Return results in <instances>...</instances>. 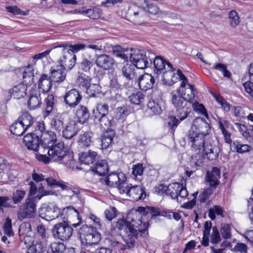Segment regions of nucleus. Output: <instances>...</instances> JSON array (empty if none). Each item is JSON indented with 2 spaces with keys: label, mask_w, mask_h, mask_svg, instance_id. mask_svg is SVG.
Returning <instances> with one entry per match:
<instances>
[{
  "label": "nucleus",
  "mask_w": 253,
  "mask_h": 253,
  "mask_svg": "<svg viewBox=\"0 0 253 253\" xmlns=\"http://www.w3.org/2000/svg\"><path fill=\"white\" fill-rule=\"evenodd\" d=\"M192 106L194 111L205 116L206 118H208V114L206 109L204 106L202 104H200L197 102L194 103L192 104Z\"/></svg>",
  "instance_id": "obj_64"
},
{
  "label": "nucleus",
  "mask_w": 253,
  "mask_h": 253,
  "mask_svg": "<svg viewBox=\"0 0 253 253\" xmlns=\"http://www.w3.org/2000/svg\"><path fill=\"white\" fill-rule=\"evenodd\" d=\"M37 134L41 135L40 149L42 150L53 146L57 140L56 134L52 131H47L41 134L37 132Z\"/></svg>",
  "instance_id": "obj_18"
},
{
  "label": "nucleus",
  "mask_w": 253,
  "mask_h": 253,
  "mask_svg": "<svg viewBox=\"0 0 253 253\" xmlns=\"http://www.w3.org/2000/svg\"><path fill=\"white\" fill-rule=\"evenodd\" d=\"M82 96L76 89H72L67 92L64 96V101L71 108H74L81 101Z\"/></svg>",
  "instance_id": "obj_19"
},
{
  "label": "nucleus",
  "mask_w": 253,
  "mask_h": 253,
  "mask_svg": "<svg viewBox=\"0 0 253 253\" xmlns=\"http://www.w3.org/2000/svg\"><path fill=\"white\" fill-rule=\"evenodd\" d=\"M223 212L224 210L222 207L215 205L209 209L208 215L212 220H213L215 219L216 215L221 217H224Z\"/></svg>",
  "instance_id": "obj_47"
},
{
  "label": "nucleus",
  "mask_w": 253,
  "mask_h": 253,
  "mask_svg": "<svg viewBox=\"0 0 253 253\" xmlns=\"http://www.w3.org/2000/svg\"><path fill=\"white\" fill-rule=\"evenodd\" d=\"M220 177V170L218 168H213L211 171H208L206 176V181L209 183L211 188H214L219 184V179Z\"/></svg>",
  "instance_id": "obj_27"
},
{
  "label": "nucleus",
  "mask_w": 253,
  "mask_h": 253,
  "mask_svg": "<svg viewBox=\"0 0 253 253\" xmlns=\"http://www.w3.org/2000/svg\"><path fill=\"white\" fill-rule=\"evenodd\" d=\"M230 26L232 27H236L240 22L238 13L235 10H232L229 14Z\"/></svg>",
  "instance_id": "obj_60"
},
{
  "label": "nucleus",
  "mask_w": 253,
  "mask_h": 253,
  "mask_svg": "<svg viewBox=\"0 0 253 253\" xmlns=\"http://www.w3.org/2000/svg\"><path fill=\"white\" fill-rule=\"evenodd\" d=\"M134 70L133 65L126 64L122 68L123 75L127 79L132 80L134 77Z\"/></svg>",
  "instance_id": "obj_53"
},
{
  "label": "nucleus",
  "mask_w": 253,
  "mask_h": 253,
  "mask_svg": "<svg viewBox=\"0 0 253 253\" xmlns=\"http://www.w3.org/2000/svg\"><path fill=\"white\" fill-rule=\"evenodd\" d=\"M87 233L84 235V239L82 243L84 244L85 248L97 244L100 241V234L96 230L89 227L84 228Z\"/></svg>",
  "instance_id": "obj_15"
},
{
  "label": "nucleus",
  "mask_w": 253,
  "mask_h": 253,
  "mask_svg": "<svg viewBox=\"0 0 253 253\" xmlns=\"http://www.w3.org/2000/svg\"><path fill=\"white\" fill-rule=\"evenodd\" d=\"M25 126L18 120L14 122L10 127L11 132L14 135L20 136L25 132L26 130Z\"/></svg>",
  "instance_id": "obj_45"
},
{
  "label": "nucleus",
  "mask_w": 253,
  "mask_h": 253,
  "mask_svg": "<svg viewBox=\"0 0 253 253\" xmlns=\"http://www.w3.org/2000/svg\"><path fill=\"white\" fill-rule=\"evenodd\" d=\"M211 94L225 112H228L230 111V105L225 100H224L220 95L215 93H211Z\"/></svg>",
  "instance_id": "obj_58"
},
{
  "label": "nucleus",
  "mask_w": 253,
  "mask_h": 253,
  "mask_svg": "<svg viewBox=\"0 0 253 253\" xmlns=\"http://www.w3.org/2000/svg\"><path fill=\"white\" fill-rule=\"evenodd\" d=\"M186 140L193 151L202 153L209 160L213 161L217 158L219 149L213 145L208 136L189 130Z\"/></svg>",
  "instance_id": "obj_2"
},
{
  "label": "nucleus",
  "mask_w": 253,
  "mask_h": 253,
  "mask_svg": "<svg viewBox=\"0 0 253 253\" xmlns=\"http://www.w3.org/2000/svg\"><path fill=\"white\" fill-rule=\"evenodd\" d=\"M97 119L100 122L101 126L104 128V129L107 128V129H110L109 127L111 126L112 125V117L108 114L101 116L99 118Z\"/></svg>",
  "instance_id": "obj_57"
},
{
  "label": "nucleus",
  "mask_w": 253,
  "mask_h": 253,
  "mask_svg": "<svg viewBox=\"0 0 253 253\" xmlns=\"http://www.w3.org/2000/svg\"><path fill=\"white\" fill-rule=\"evenodd\" d=\"M38 194L32 197L31 199L33 200L35 202L37 200H40L42 197L45 196L53 195L54 192L50 190H46L42 184H40L38 188Z\"/></svg>",
  "instance_id": "obj_50"
},
{
  "label": "nucleus",
  "mask_w": 253,
  "mask_h": 253,
  "mask_svg": "<svg viewBox=\"0 0 253 253\" xmlns=\"http://www.w3.org/2000/svg\"><path fill=\"white\" fill-rule=\"evenodd\" d=\"M101 86L96 84H90L86 88V93L90 97H96L101 93Z\"/></svg>",
  "instance_id": "obj_52"
},
{
  "label": "nucleus",
  "mask_w": 253,
  "mask_h": 253,
  "mask_svg": "<svg viewBox=\"0 0 253 253\" xmlns=\"http://www.w3.org/2000/svg\"><path fill=\"white\" fill-rule=\"evenodd\" d=\"M73 228L64 221L56 224L52 229L53 236L62 241L69 239L73 234Z\"/></svg>",
  "instance_id": "obj_9"
},
{
  "label": "nucleus",
  "mask_w": 253,
  "mask_h": 253,
  "mask_svg": "<svg viewBox=\"0 0 253 253\" xmlns=\"http://www.w3.org/2000/svg\"><path fill=\"white\" fill-rule=\"evenodd\" d=\"M117 187H118L120 194H126L128 196V191L129 190L130 184L125 181V178L124 180L120 181V182L117 185Z\"/></svg>",
  "instance_id": "obj_61"
},
{
  "label": "nucleus",
  "mask_w": 253,
  "mask_h": 253,
  "mask_svg": "<svg viewBox=\"0 0 253 253\" xmlns=\"http://www.w3.org/2000/svg\"><path fill=\"white\" fill-rule=\"evenodd\" d=\"M59 65L53 66L51 69L50 78L55 82H62L66 78V69L69 70V62L64 60V62L61 61V58L58 61Z\"/></svg>",
  "instance_id": "obj_11"
},
{
  "label": "nucleus",
  "mask_w": 253,
  "mask_h": 253,
  "mask_svg": "<svg viewBox=\"0 0 253 253\" xmlns=\"http://www.w3.org/2000/svg\"><path fill=\"white\" fill-rule=\"evenodd\" d=\"M218 123L219 128L223 135L226 143H230L232 142L230 136L231 134L227 130V128L231 127V125L228 121L222 118H218Z\"/></svg>",
  "instance_id": "obj_29"
},
{
  "label": "nucleus",
  "mask_w": 253,
  "mask_h": 253,
  "mask_svg": "<svg viewBox=\"0 0 253 253\" xmlns=\"http://www.w3.org/2000/svg\"><path fill=\"white\" fill-rule=\"evenodd\" d=\"M85 45L83 43H78L74 45H58L53 48H56L57 52L61 53L62 56L61 57V61L64 62L66 60L69 62V68L71 69L75 64L76 56L74 54L81 50L84 49Z\"/></svg>",
  "instance_id": "obj_6"
},
{
  "label": "nucleus",
  "mask_w": 253,
  "mask_h": 253,
  "mask_svg": "<svg viewBox=\"0 0 253 253\" xmlns=\"http://www.w3.org/2000/svg\"><path fill=\"white\" fill-rule=\"evenodd\" d=\"M130 61L134 66L144 69L152 65L155 54L149 50L131 49L129 53Z\"/></svg>",
  "instance_id": "obj_4"
},
{
  "label": "nucleus",
  "mask_w": 253,
  "mask_h": 253,
  "mask_svg": "<svg viewBox=\"0 0 253 253\" xmlns=\"http://www.w3.org/2000/svg\"><path fill=\"white\" fill-rule=\"evenodd\" d=\"M35 65V64L31 62V63L27 66L24 70L23 78L24 79L23 82L26 84H29L33 81Z\"/></svg>",
  "instance_id": "obj_40"
},
{
  "label": "nucleus",
  "mask_w": 253,
  "mask_h": 253,
  "mask_svg": "<svg viewBox=\"0 0 253 253\" xmlns=\"http://www.w3.org/2000/svg\"><path fill=\"white\" fill-rule=\"evenodd\" d=\"M108 165L105 160L98 161L94 166L91 168L92 173L99 176L105 175L108 171Z\"/></svg>",
  "instance_id": "obj_31"
},
{
  "label": "nucleus",
  "mask_w": 253,
  "mask_h": 253,
  "mask_svg": "<svg viewBox=\"0 0 253 253\" xmlns=\"http://www.w3.org/2000/svg\"><path fill=\"white\" fill-rule=\"evenodd\" d=\"M97 156L96 152L91 150L83 152L80 156L79 160L82 164L89 165L93 163Z\"/></svg>",
  "instance_id": "obj_36"
},
{
  "label": "nucleus",
  "mask_w": 253,
  "mask_h": 253,
  "mask_svg": "<svg viewBox=\"0 0 253 253\" xmlns=\"http://www.w3.org/2000/svg\"><path fill=\"white\" fill-rule=\"evenodd\" d=\"M144 1L145 3L144 8L148 10L149 13L153 15L158 13L159 11V8L156 3L145 0H144Z\"/></svg>",
  "instance_id": "obj_56"
},
{
  "label": "nucleus",
  "mask_w": 253,
  "mask_h": 253,
  "mask_svg": "<svg viewBox=\"0 0 253 253\" xmlns=\"http://www.w3.org/2000/svg\"><path fill=\"white\" fill-rule=\"evenodd\" d=\"M128 193L127 196L136 201L143 200L146 196L145 188L142 184L132 185V184H130Z\"/></svg>",
  "instance_id": "obj_20"
},
{
  "label": "nucleus",
  "mask_w": 253,
  "mask_h": 253,
  "mask_svg": "<svg viewBox=\"0 0 253 253\" xmlns=\"http://www.w3.org/2000/svg\"><path fill=\"white\" fill-rule=\"evenodd\" d=\"M54 98L52 94L48 95L45 99L46 104L45 110L43 113L44 118L50 116V126L56 131H60L63 128V119L60 114H53V108Z\"/></svg>",
  "instance_id": "obj_7"
},
{
  "label": "nucleus",
  "mask_w": 253,
  "mask_h": 253,
  "mask_svg": "<svg viewBox=\"0 0 253 253\" xmlns=\"http://www.w3.org/2000/svg\"><path fill=\"white\" fill-rule=\"evenodd\" d=\"M76 115L79 122L81 124H84L88 119L89 113L86 107L80 106L76 110Z\"/></svg>",
  "instance_id": "obj_38"
},
{
  "label": "nucleus",
  "mask_w": 253,
  "mask_h": 253,
  "mask_svg": "<svg viewBox=\"0 0 253 253\" xmlns=\"http://www.w3.org/2000/svg\"><path fill=\"white\" fill-rule=\"evenodd\" d=\"M165 84L168 85H171L178 81H181L179 87H182L180 90L181 94L184 98L190 102L195 97L194 87L192 84L188 83V80L179 70L176 71V73L169 72L165 76Z\"/></svg>",
  "instance_id": "obj_3"
},
{
  "label": "nucleus",
  "mask_w": 253,
  "mask_h": 253,
  "mask_svg": "<svg viewBox=\"0 0 253 253\" xmlns=\"http://www.w3.org/2000/svg\"><path fill=\"white\" fill-rule=\"evenodd\" d=\"M52 86V80L50 77L42 74L39 80L38 87L43 93L48 92Z\"/></svg>",
  "instance_id": "obj_30"
},
{
  "label": "nucleus",
  "mask_w": 253,
  "mask_h": 253,
  "mask_svg": "<svg viewBox=\"0 0 253 253\" xmlns=\"http://www.w3.org/2000/svg\"><path fill=\"white\" fill-rule=\"evenodd\" d=\"M61 158V161L58 162L68 167H71L74 164V159L72 155L69 154L66 150L64 152V155L62 156Z\"/></svg>",
  "instance_id": "obj_55"
},
{
  "label": "nucleus",
  "mask_w": 253,
  "mask_h": 253,
  "mask_svg": "<svg viewBox=\"0 0 253 253\" xmlns=\"http://www.w3.org/2000/svg\"><path fill=\"white\" fill-rule=\"evenodd\" d=\"M128 14L130 20L135 24H141L146 17V12L143 8L134 6L128 9Z\"/></svg>",
  "instance_id": "obj_17"
},
{
  "label": "nucleus",
  "mask_w": 253,
  "mask_h": 253,
  "mask_svg": "<svg viewBox=\"0 0 253 253\" xmlns=\"http://www.w3.org/2000/svg\"><path fill=\"white\" fill-rule=\"evenodd\" d=\"M230 144L231 150L239 154L248 152L251 148L250 146L243 144L239 140L234 141L232 143L231 142Z\"/></svg>",
  "instance_id": "obj_35"
},
{
  "label": "nucleus",
  "mask_w": 253,
  "mask_h": 253,
  "mask_svg": "<svg viewBox=\"0 0 253 253\" xmlns=\"http://www.w3.org/2000/svg\"><path fill=\"white\" fill-rule=\"evenodd\" d=\"M65 150L64 144L62 142H59L56 145L42 150L41 153L43 154L39 153L36 155V157L38 160L45 164L49 163L50 160L59 162L62 156L64 155Z\"/></svg>",
  "instance_id": "obj_5"
},
{
  "label": "nucleus",
  "mask_w": 253,
  "mask_h": 253,
  "mask_svg": "<svg viewBox=\"0 0 253 253\" xmlns=\"http://www.w3.org/2000/svg\"><path fill=\"white\" fill-rule=\"evenodd\" d=\"M51 249L53 253H64L65 246L63 243L54 242L51 244Z\"/></svg>",
  "instance_id": "obj_62"
},
{
  "label": "nucleus",
  "mask_w": 253,
  "mask_h": 253,
  "mask_svg": "<svg viewBox=\"0 0 253 253\" xmlns=\"http://www.w3.org/2000/svg\"><path fill=\"white\" fill-rule=\"evenodd\" d=\"M221 240L220 234L216 226L212 228V233L211 236V242L212 244H217Z\"/></svg>",
  "instance_id": "obj_63"
},
{
  "label": "nucleus",
  "mask_w": 253,
  "mask_h": 253,
  "mask_svg": "<svg viewBox=\"0 0 253 253\" xmlns=\"http://www.w3.org/2000/svg\"><path fill=\"white\" fill-rule=\"evenodd\" d=\"M131 112V108L128 105L117 107L115 110V118L118 120H124Z\"/></svg>",
  "instance_id": "obj_39"
},
{
  "label": "nucleus",
  "mask_w": 253,
  "mask_h": 253,
  "mask_svg": "<svg viewBox=\"0 0 253 253\" xmlns=\"http://www.w3.org/2000/svg\"><path fill=\"white\" fill-rule=\"evenodd\" d=\"M164 193L170 196L171 199L181 202L182 200L188 196V191L184 186L177 182L169 184L163 188Z\"/></svg>",
  "instance_id": "obj_8"
},
{
  "label": "nucleus",
  "mask_w": 253,
  "mask_h": 253,
  "mask_svg": "<svg viewBox=\"0 0 253 253\" xmlns=\"http://www.w3.org/2000/svg\"><path fill=\"white\" fill-rule=\"evenodd\" d=\"M129 101L133 104L139 105L143 102L144 100V95L140 91H137L136 93H132L129 96Z\"/></svg>",
  "instance_id": "obj_54"
},
{
  "label": "nucleus",
  "mask_w": 253,
  "mask_h": 253,
  "mask_svg": "<svg viewBox=\"0 0 253 253\" xmlns=\"http://www.w3.org/2000/svg\"><path fill=\"white\" fill-rule=\"evenodd\" d=\"M90 82L91 79L88 76L84 73H79L76 83L80 87L86 89L90 84Z\"/></svg>",
  "instance_id": "obj_42"
},
{
  "label": "nucleus",
  "mask_w": 253,
  "mask_h": 253,
  "mask_svg": "<svg viewBox=\"0 0 253 253\" xmlns=\"http://www.w3.org/2000/svg\"><path fill=\"white\" fill-rule=\"evenodd\" d=\"M181 88H182V87H179L170 93V100L175 109L190 105V103L187 101L181 94Z\"/></svg>",
  "instance_id": "obj_23"
},
{
  "label": "nucleus",
  "mask_w": 253,
  "mask_h": 253,
  "mask_svg": "<svg viewBox=\"0 0 253 253\" xmlns=\"http://www.w3.org/2000/svg\"><path fill=\"white\" fill-rule=\"evenodd\" d=\"M189 105H186L180 108L176 109V117L181 122L184 121L188 117L191 112V109Z\"/></svg>",
  "instance_id": "obj_44"
},
{
  "label": "nucleus",
  "mask_w": 253,
  "mask_h": 253,
  "mask_svg": "<svg viewBox=\"0 0 253 253\" xmlns=\"http://www.w3.org/2000/svg\"><path fill=\"white\" fill-rule=\"evenodd\" d=\"M115 133L113 129H107L101 136L102 149L107 148L112 143Z\"/></svg>",
  "instance_id": "obj_34"
},
{
  "label": "nucleus",
  "mask_w": 253,
  "mask_h": 253,
  "mask_svg": "<svg viewBox=\"0 0 253 253\" xmlns=\"http://www.w3.org/2000/svg\"><path fill=\"white\" fill-rule=\"evenodd\" d=\"M36 211V204L30 198H27L24 205L20 207L17 212V217L19 220L26 218L34 217Z\"/></svg>",
  "instance_id": "obj_10"
},
{
  "label": "nucleus",
  "mask_w": 253,
  "mask_h": 253,
  "mask_svg": "<svg viewBox=\"0 0 253 253\" xmlns=\"http://www.w3.org/2000/svg\"><path fill=\"white\" fill-rule=\"evenodd\" d=\"M167 121L169 132L173 134L176 127L181 122L176 116L172 115L168 117Z\"/></svg>",
  "instance_id": "obj_46"
},
{
  "label": "nucleus",
  "mask_w": 253,
  "mask_h": 253,
  "mask_svg": "<svg viewBox=\"0 0 253 253\" xmlns=\"http://www.w3.org/2000/svg\"><path fill=\"white\" fill-rule=\"evenodd\" d=\"M78 131L77 125L74 121L69 122L66 126V127L63 129V136L66 139H70L72 138L76 135Z\"/></svg>",
  "instance_id": "obj_32"
},
{
  "label": "nucleus",
  "mask_w": 253,
  "mask_h": 253,
  "mask_svg": "<svg viewBox=\"0 0 253 253\" xmlns=\"http://www.w3.org/2000/svg\"><path fill=\"white\" fill-rule=\"evenodd\" d=\"M147 212L145 208L139 207L137 210L128 212L126 218L118 220L116 227L120 231L123 230L125 233L123 238L125 245L121 248L122 250L133 247L138 235H141L147 231V221L142 220V215H146Z\"/></svg>",
  "instance_id": "obj_1"
},
{
  "label": "nucleus",
  "mask_w": 253,
  "mask_h": 253,
  "mask_svg": "<svg viewBox=\"0 0 253 253\" xmlns=\"http://www.w3.org/2000/svg\"><path fill=\"white\" fill-rule=\"evenodd\" d=\"M23 142L28 149L42 152V150L40 149L41 143H39V138L37 135L33 133L28 134L24 136Z\"/></svg>",
  "instance_id": "obj_21"
},
{
  "label": "nucleus",
  "mask_w": 253,
  "mask_h": 253,
  "mask_svg": "<svg viewBox=\"0 0 253 253\" xmlns=\"http://www.w3.org/2000/svg\"><path fill=\"white\" fill-rule=\"evenodd\" d=\"M155 82L154 78L151 74L148 73L141 75L138 79L140 88L145 91L152 88Z\"/></svg>",
  "instance_id": "obj_26"
},
{
  "label": "nucleus",
  "mask_w": 253,
  "mask_h": 253,
  "mask_svg": "<svg viewBox=\"0 0 253 253\" xmlns=\"http://www.w3.org/2000/svg\"><path fill=\"white\" fill-rule=\"evenodd\" d=\"M220 233L223 238L229 239L231 238V227L229 224L222 223L221 225Z\"/></svg>",
  "instance_id": "obj_59"
},
{
  "label": "nucleus",
  "mask_w": 253,
  "mask_h": 253,
  "mask_svg": "<svg viewBox=\"0 0 253 253\" xmlns=\"http://www.w3.org/2000/svg\"><path fill=\"white\" fill-rule=\"evenodd\" d=\"M81 14L86 15L90 18L98 19L101 15L102 10L97 7H93L80 12Z\"/></svg>",
  "instance_id": "obj_41"
},
{
  "label": "nucleus",
  "mask_w": 253,
  "mask_h": 253,
  "mask_svg": "<svg viewBox=\"0 0 253 253\" xmlns=\"http://www.w3.org/2000/svg\"><path fill=\"white\" fill-rule=\"evenodd\" d=\"M95 118L97 119L101 116L108 114V106L106 104H98L96 110L93 111Z\"/></svg>",
  "instance_id": "obj_49"
},
{
  "label": "nucleus",
  "mask_w": 253,
  "mask_h": 253,
  "mask_svg": "<svg viewBox=\"0 0 253 253\" xmlns=\"http://www.w3.org/2000/svg\"><path fill=\"white\" fill-rule=\"evenodd\" d=\"M189 130L208 136L210 132V125L203 118L197 117L194 120Z\"/></svg>",
  "instance_id": "obj_16"
},
{
  "label": "nucleus",
  "mask_w": 253,
  "mask_h": 253,
  "mask_svg": "<svg viewBox=\"0 0 253 253\" xmlns=\"http://www.w3.org/2000/svg\"><path fill=\"white\" fill-rule=\"evenodd\" d=\"M91 141V136L88 132H84L80 134L78 140L79 146L82 148L89 146L90 145Z\"/></svg>",
  "instance_id": "obj_48"
},
{
  "label": "nucleus",
  "mask_w": 253,
  "mask_h": 253,
  "mask_svg": "<svg viewBox=\"0 0 253 253\" xmlns=\"http://www.w3.org/2000/svg\"><path fill=\"white\" fill-rule=\"evenodd\" d=\"M27 86L24 84H20L14 86L13 88L9 90L8 93L11 97L15 99H19L24 97L26 94Z\"/></svg>",
  "instance_id": "obj_28"
},
{
  "label": "nucleus",
  "mask_w": 253,
  "mask_h": 253,
  "mask_svg": "<svg viewBox=\"0 0 253 253\" xmlns=\"http://www.w3.org/2000/svg\"><path fill=\"white\" fill-rule=\"evenodd\" d=\"M163 109L161 103L154 101H150L147 104L146 112L151 116L159 115L162 112Z\"/></svg>",
  "instance_id": "obj_37"
},
{
  "label": "nucleus",
  "mask_w": 253,
  "mask_h": 253,
  "mask_svg": "<svg viewBox=\"0 0 253 253\" xmlns=\"http://www.w3.org/2000/svg\"><path fill=\"white\" fill-rule=\"evenodd\" d=\"M74 214L75 216L78 217L79 213L78 211L72 207H68L63 209L62 211H60L59 216L64 220L67 219L69 215Z\"/></svg>",
  "instance_id": "obj_51"
},
{
  "label": "nucleus",
  "mask_w": 253,
  "mask_h": 253,
  "mask_svg": "<svg viewBox=\"0 0 253 253\" xmlns=\"http://www.w3.org/2000/svg\"><path fill=\"white\" fill-rule=\"evenodd\" d=\"M181 88H182V87H179L170 93V100L175 109L190 105V103L187 101L181 94Z\"/></svg>",
  "instance_id": "obj_22"
},
{
  "label": "nucleus",
  "mask_w": 253,
  "mask_h": 253,
  "mask_svg": "<svg viewBox=\"0 0 253 253\" xmlns=\"http://www.w3.org/2000/svg\"><path fill=\"white\" fill-rule=\"evenodd\" d=\"M18 120L23 126H25V127L26 130L31 127L34 122V118L28 113H23L18 118Z\"/></svg>",
  "instance_id": "obj_43"
},
{
  "label": "nucleus",
  "mask_w": 253,
  "mask_h": 253,
  "mask_svg": "<svg viewBox=\"0 0 253 253\" xmlns=\"http://www.w3.org/2000/svg\"><path fill=\"white\" fill-rule=\"evenodd\" d=\"M42 103L40 94L34 91L31 93L28 100V108L30 110H35L40 107Z\"/></svg>",
  "instance_id": "obj_33"
},
{
  "label": "nucleus",
  "mask_w": 253,
  "mask_h": 253,
  "mask_svg": "<svg viewBox=\"0 0 253 253\" xmlns=\"http://www.w3.org/2000/svg\"><path fill=\"white\" fill-rule=\"evenodd\" d=\"M153 64L155 68V70L156 71L157 74L163 73V81L164 84H165L164 79L165 75L169 72L171 71L172 73H176L175 72L176 70L173 68L172 65L169 62L165 60L161 56H157L154 58Z\"/></svg>",
  "instance_id": "obj_13"
},
{
  "label": "nucleus",
  "mask_w": 253,
  "mask_h": 253,
  "mask_svg": "<svg viewBox=\"0 0 253 253\" xmlns=\"http://www.w3.org/2000/svg\"><path fill=\"white\" fill-rule=\"evenodd\" d=\"M62 197L63 200L68 203L75 202L78 199L80 193L78 188L74 187L69 183L64 182L61 185Z\"/></svg>",
  "instance_id": "obj_14"
},
{
  "label": "nucleus",
  "mask_w": 253,
  "mask_h": 253,
  "mask_svg": "<svg viewBox=\"0 0 253 253\" xmlns=\"http://www.w3.org/2000/svg\"><path fill=\"white\" fill-rule=\"evenodd\" d=\"M125 176L123 173L112 172L109 174L106 178H101L100 181L107 185L112 187L117 186L120 181L124 180Z\"/></svg>",
  "instance_id": "obj_24"
},
{
  "label": "nucleus",
  "mask_w": 253,
  "mask_h": 253,
  "mask_svg": "<svg viewBox=\"0 0 253 253\" xmlns=\"http://www.w3.org/2000/svg\"><path fill=\"white\" fill-rule=\"evenodd\" d=\"M96 65L104 70L111 69L114 64V60L110 55L106 54L98 55L96 59Z\"/></svg>",
  "instance_id": "obj_25"
},
{
  "label": "nucleus",
  "mask_w": 253,
  "mask_h": 253,
  "mask_svg": "<svg viewBox=\"0 0 253 253\" xmlns=\"http://www.w3.org/2000/svg\"><path fill=\"white\" fill-rule=\"evenodd\" d=\"M60 210L54 203H49L41 209L40 216L47 221L52 220L59 216Z\"/></svg>",
  "instance_id": "obj_12"
}]
</instances>
